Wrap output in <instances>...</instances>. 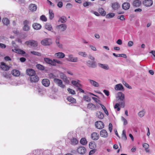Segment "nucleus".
<instances>
[{"label": "nucleus", "mask_w": 155, "mask_h": 155, "mask_svg": "<svg viewBox=\"0 0 155 155\" xmlns=\"http://www.w3.org/2000/svg\"><path fill=\"white\" fill-rule=\"evenodd\" d=\"M67 25L65 24H62L56 27V29L58 31V33L64 31L67 29Z\"/></svg>", "instance_id": "obj_1"}, {"label": "nucleus", "mask_w": 155, "mask_h": 155, "mask_svg": "<svg viewBox=\"0 0 155 155\" xmlns=\"http://www.w3.org/2000/svg\"><path fill=\"white\" fill-rule=\"evenodd\" d=\"M25 44L28 46L34 48L36 47L38 45L37 41L33 40H31L26 41L25 42Z\"/></svg>", "instance_id": "obj_2"}, {"label": "nucleus", "mask_w": 155, "mask_h": 155, "mask_svg": "<svg viewBox=\"0 0 155 155\" xmlns=\"http://www.w3.org/2000/svg\"><path fill=\"white\" fill-rule=\"evenodd\" d=\"M68 58H65L66 60L71 62H76L78 61V58L77 57H74L73 55L71 54H69L68 55Z\"/></svg>", "instance_id": "obj_3"}, {"label": "nucleus", "mask_w": 155, "mask_h": 155, "mask_svg": "<svg viewBox=\"0 0 155 155\" xmlns=\"http://www.w3.org/2000/svg\"><path fill=\"white\" fill-rule=\"evenodd\" d=\"M54 81L59 86L62 88H64L65 87V86L63 84L62 81L58 78H54Z\"/></svg>", "instance_id": "obj_4"}, {"label": "nucleus", "mask_w": 155, "mask_h": 155, "mask_svg": "<svg viewBox=\"0 0 155 155\" xmlns=\"http://www.w3.org/2000/svg\"><path fill=\"white\" fill-rule=\"evenodd\" d=\"M124 95L121 92H119L117 93V100L118 103H120V101H123L124 99Z\"/></svg>", "instance_id": "obj_5"}, {"label": "nucleus", "mask_w": 155, "mask_h": 155, "mask_svg": "<svg viewBox=\"0 0 155 155\" xmlns=\"http://www.w3.org/2000/svg\"><path fill=\"white\" fill-rule=\"evenodd\" d=\"M51 43V39L49 38L45 39L41 41V44L44 45H49Z\"/></svg>", "instance_id": "obj_6"}, {"label": "nucleus", "mask_w": 155, "mask_h": 155, "mask_svg": "<svg viewBox=\"0 0 155 155\" xmlns=\"http://www.w3.org/2000/svg\"><path fill=\"white\" fill-rule=\"evenodd\" d=\"M29 23V21L26 20L23 22L24 26L23 29L25 31H28L30 29V26L28 25Z\"/></svg>", "instance_id": "obj_7"}, {"label": "nucleus", "mask_w": 155, "mask_h": 155, "mask_svg": "<svg viewBox=\"0 0 155 155\" xmlns=\"http://www.w3.org/2000/svg\"><path fill=\"white\" fill-rule=\"evenodd\" d=\"M95 125L97 128L98 129H102L104 127V124L101 121H96L95 123Z\"/></svg>", "instance_id": "obj_8"}, {"label": "nucleus", "mask_w": 155, "mask_h": 155, "mask_svg": "<svg viewBox=\"0 0 155 155\" xmlns=\"http://www.w3.org/2000/svg\"><path fill=\"white\" fill-rule=\"evenodd\" d=\"M77 150L78 153L81 154H84L85 153L86 149L84 147L81 146L77 149Z\"/></svg>", "instance_id": "obj_9"}, {"label": "nucleus", "mask_w": 155, "mask_h": 155, "mask_svg": "<svg viewBox=\"0 0 155 155\" xmlns=\"http://www.w3.org/2000/svg\"><path fill=\"white\" fill-rule=\"evenodd\" d=\"M87 66L89 67L94 68L96 66V63L94 61H87Z\"/></svg>", "instance_id": "obj_10"}, {"label": "nucleus", "mask_w": 155, "mask_h": 155, "mask_svg": "<svg viewBox=\"0 0 155 155\" xmlns=\"http://www.w3.org/2000/svg\"><path fill=\"white\" fill-rule=\"evenodd\" d=\"M87 107L88 109L92 110H95L96 108V105L91 103H90L87 104Z\"/></svg>", "instance_id": "obj_11"}, {"label": "nucleus", "mask_w": 155, "mask_h": 155, "mask_svg": "<svg viewBox=\"0 0 155 155\" xmlns=\"http://www.w3.org/2000/svg\"><path fill=\"white\" fill-rule=\"evenodd\" d=\"M44 61L48 64L53 66L55 65V63L53 62V60H52L50 58H44Z\"/></svg>", "instance_id": "obj_12"}, {"label": "nucleus", "mask_w": 155, "mask_h": 155, "mask_svg": "<svg viewBox=\"0 0 155 155\" xmlns=\"http://www.w3.org/2000/svg\"><path fill=\"white\" fill-rule=\"evenodd\" d=\"M26 72L27 74L31 77L35 74V71L32 69H28L26 70Z\"/></svg>", "instance_id": "obj_13"}, {"label": "nucleus", "mask_w": 155, "mask_h": 155, "mask_svg": "<svg viewBox=\"0 0 155 155\" xmlns=\"http://www.w3.org/2000/svg\"><path fill=\"white\" fill-rule=\"evenodd\" d=\"M100 135L101 137L104 138L107 137L108 136V133L105 130L103 129L101 130L100 132Z\"/></svg>", "instance_id": "obj_14"}, {"label": "nucleus", "mask_w": 155, "mask_h": 155, "mask_svg": "<svg viewBox=\"0 0 155 155\" xmlns=\"http://www.w3.org/2000/svg\"><path fill=\"white\" fill-rule=\"evenodd\" d=\"M99 136L98 134L96 132H94L91 134L92 139L94 140H97L99 139Z\"/></svg>", "instance_id": "obj_15"}, {"label": "nucleus", "mask_w": 155, "mask_h": 155, "mask_svg": "<svg viewBox=\"0 0 155 155\" xmlns=\"http://www.w3.org/2000/svg\"><path fill=\"white\" fill-rule=\"evenodd\" d=\"M144 5L147 7H150L153 4L152 0H145L143 2Z\"/></svg>", "instance_id": "obj_16"}, {"label": "nucleus", "mask_w": 155, "mask_h": 155, "mask_svg": "<svg viewBox=\"0 0 155 155\" xmlns=\"http://www.w3.org/2000/svg\"><path fill=\"white\" fill-rule=\"evenodd\" d=\"M45 28L48 31H51L52 32H53L55 35L56 34V32L54 31H52V30H53V28L51 25L49 24V23H47L45 25Z\"/></svg>", "instance_id": "obj_17"}, {"label": "nucleus", "mask_w": 155, "mask_h": 155, "mask_svg": "<svg viewBox=\"0 0 155 155\" xmlns=\"http://www.w3.org/2000/svg\"><path fill=\"white\" fill-rule=\"evenodd\" d=\"M37 8V6L33 4H31L29 6V10L32 12H34L36 11Z\"/></svg>", "instance_id": "obj_18"}, {"label": "nucleus", "mask_w": 155, "mask_h": 155, "mask_svg": "<svg viewBox=\"0 0 155 155\" xmlns=\"http://www.w3.org/2000/svg\"><path fill=\"white\" fill-rule=\"evenodd\" d=\"M54 55L58 58H63L65 56V54L62 52L56 53L54 54Z\"/></svg>", "instance_id": "obj_19"}, {"label": "nucleus", "mask_w": 155, "mask_h": 155, "mask_svg": "<svg viewBox=\"0 0 155 155\" xmlns=\"http://www.w3.org/2000/svg\"><path fill=\"white\" fill-rule=\"evenodd\" d=\"M42 83L45 86L48 87L50 85V81L48 79H44L42 81Z\"/></svg>", "instance_id": "obj_20"}, {"label": "nucleus", "mask_w": 155, "mask_h": 155, "mask_svg": "<svg viewBox=\"0 0 155 155\" xmlns=\"http://www.w3.org/2000/svg\"><path fill=\"white\" fill-rule=\"evenodd\" d=\"M114 89L117 91L124 90V87L121 84H116L115 86Z\"/></svg>", "instance_id": "obj_21"}, {"label": "nucleus", "mask_w": 155, "mask_h": 155, "mask_svg": "<svg viewBox=\"0 0 155 155\" xmlns=\"http://www.w3.org/2000/svg\"><path fill=\"white\" fill-rule=\"evenodd\" d=\"M130 7V5L129 3L124 2L122 5V8L125 10L128 9Z\"/></svg>", "instance_id": "obj_22"}, {"label": "nucleus", "mask_w": 155, "mask_h": 155, "mask_svg": "<svg viewBox=\"0 0 155 155\" xmlns=\"http://www.w3.org/2000/svg\"><path fill=\"white\" fill-rule=\"evenodd\" d=\"M89 81L90 84L94 87H98L99 86V84L96 81L91 79L89 80Z\"/></svg>", "instance_id": "obj_23"}, {"label": "nucleus", "mask_w": 155, "mask_h": 155, "mask_svg": "<svg viewBox=\"0 0 155 155\" xmlns=\"http://www.w3.org/2000/svg\"><path fill=\"white\" fill-rule=\"evenodd\" d=\"M39 79V78L37 76H33L30 78V81L31 82H38Z\"/></svg>", "instance_id": "obj_24"}, {"label": "nucleus", "mask_w": 155, "mask_h": 155, "mask_svg": "<svg viewBox=\"0 0 155 155\" xmlns=\"http://www.w3.org/2000/svg\"><path fill=\"white\" fill-rule=\"evenodd\" d=\"M141 2L139 0H135L133 3L134 6L136 7H139L141 5Z\"/></svg>", "instance_id": "obj_25"}, {"label": "nucleus", "mask_w": 155, "mask_h": 155, "mask_svg": "<svg viewBox=\"0 0 155 155\" xmlns=\"http://www.w3.org/2000/svg\"><path fill=\"white\" fill-rule=\"evenodd\" d=\"M32 27L35 29L36 30H39L41 27V25L40 24L37 23H34L32 25Z\"/></svg>", "instance_id": "obj_26"}, {"label": "nucleus", "mask_w": 155, "mask_h": 155, "mask_svg": "<svg viewBox=\"0 0 155 155\" xmlns=\"http://www.w3.org/2000/svg\"><path fill=\"white\" fill-rule=\"evenodd\" d=\"M67 20V19L66 17L64 16H62L59 18L58 22H61V23L64 24L66 21Z\"/></svg>", "instance_id": "obj_27"}, {"label": "nucleus", "mask_w": 155, "mask_h": 155, "mask_svg": "<svg viewBox=\"0 0 155 155\" xmlns=\"http://www.w3.org/2000/svg\"><path fill=\"white\" fill-rule=\"evenodd\" d=\"M96 116L99 119H103L104 116L103 114L100 111H97L96 113Z\"/></svg>", "instance_id": "obj_28"}, {"label": "nucleus", "mask_w": 155, "mask_h": 155, "mask_svg": "<svg viewBox=\"0 0 155 155\" xmlns=\"http://www.w3.org/2000/svg\"><path fill=\"white\" fill-rule=\"evenodd\" d=\"M12 74L15 76H18L20 75V73L19 71L17 70H13L12 71Z\"/></svg>", "instance_id": "obj_29"}, {"label": "nucleus", "mask_w": 155, "mask_h": 155, "mask_svg": "<svg viewBox=\"0 0 155 155\" xmlns=\"http://www.w3.org/2000/svg\"><path fill=\"white\" fill-rule=\"evenodd\" d=\"M112 7L113 9L115 10L120 7V5L118 3L115 2L112 4Z\"/></svg>", "instance_id": "obj_30"}, {"label": "nucleus", "mask_w": 155, "mask_h": 155, "mask_svg": "<svg viewBox=\"0 0 155 155\" xmlns=\"http://www.w3.org/2000/svg\"><path fill=\"white\" fill-rule=\"evenodd\" d=\"M98 65L99 67L104 69L107 70L109 68V66L107 64H99Z\"/></svg>", "instance_id": "obj_31"}, {"label": "nucleus", "mask_w": 155, "mask_h": 155, "mask_svg": "<svg viewBox=\"0 0 155 155\" xmlns=\"http://www.w3.org/2000/svg\"><path fill=\"white\" fill-rule=\"evenodd\" d=\"M1 67L2 69L4 71H8L9 68V67L6 65L5 64H2Z\"/></svg>", "instance_id": "obj_32"}, {"label": "nucleus", "mask_w": 155, "mask_h": 155, "mask_svg": "<svg viewBox=\"0 0 155 155\" xmlns=\"http://www.w3.org/2000/svg\"><path fill=\"white\" fill-rule=\"evenodd\" d=\"M145 110L143 109L139 112L138 114V115L140 117H143L145 115Z\"/></svg>", "instance_id": "obj_33"}, {"label": "nucleus", "mask_w": 155, "mask_h": 155, "mask_svg": "<svg viewBox=\"0 0 155 155\" xmlns=\"http://www.w3.org/2000/svg\"><path fill=\"white\" fill-rule=\"evenodd\" d=\"M2 21L4 25L6 26L8 25L10 23L9 20L7 18H3Z\"/></svg>", "instance_id": "obj_34"}, {"label": "nucleus", "mask_w": 155, "mask_h": 155, "mask_svg": "<svg viewBox=\"0 0 155 155\" xmlns=\"http://www.w3.org/2000/svg\"><path fill=\"white\" fill-rule=\"evenodd\" d=\"M89 147L91 149H95L96 147V144L94 142H90L89 144Z\"/></svg>", "instance_id": "obj_35"}, {"label": "nucleus", "mask_w": 155, "mask_h": 155, "mask_svg": "<svg viewBox=\"0 0 155 155\" xmlns=\"http://www.w3.org/2000/svg\"><path fill=\"white\" fill-rule=\"evenodd\" d=\"M68 101L71 103H76V100L71 96L68 97L67 98Z\"/></svg>", "instance_id": "obj_36"}, {"label": "nucleus", "mask_w": 155, "mask_h": 155, "mask_svg": "<svg viewBox=\"0 0 155 155\" xmlns=\"http://www.w3.org/2000/svg\"><path fill=\"white\" fill-rule=\"evenodd\" d=\"M71 142L72 145H75L78 143V141L76 138H73L71 139Z\"/></svg>", "instance_id": "obj_37"}, {"label": "nucleus", "mask_w": 155, "mask_h": 155, "mask_svg": "<svg viewBox=\"0 0 155 155\" xmlns=\"http://www.w3.org/2000/svg\"><path fill=\"white\" fill-rule=\"evenodd\" d=\"M98 11L100 13L102 16H105L106 15V12L102 8H100L99 9Z\"/></svg>", "instance_id": "obj_38"}, {"label": "nucleus", "mask_w": 155, "mask_h": 155, "mask_svg": "<svg viewBox=\"0 0 155 155\" xmlns=\"http://www.w3.org/2000/svg\"><path fill=\"white\" fill-rule=\"evenodd\" d=\"M71 83L73 85L77 87L78 88L81 86V84L78 82L75 81H71Z\"/></svg>", "instance_id": "obj_39"}, {"label": "nucleus", "mask_w": 155, "mask_h": 155, "mask_svg": "<svg viewBox=\"0 0 155 155\" xmlns=\"http://www.w3.org/2000/svg\"><path fill=\"white\" fill-rule=\"evenodd\" d=\"M30 53L31 54H32L33 55H37V56H41V53H40L39 52H38L36 51H31L30 52Z\"/></svg>", "instance_id": "obj_40"}, {"label": "nucleus", "mask_w": 155, "mask_h": 155, "mask_svg": "<svg viewBox=\"0 0 155 155\" xmlns=\"http://www.w3.org/2000/svg\"><path fill=\"white\" fill-rule=\"evenodd\" d=\"M80 143L82 144L83 145H85L86 144L87 142L85 138H82L80 140Z\"/></svg>", "instance_id": "obj_41"}, {"label": "nucleus", "mask_w": 155, "mask_h": 155, "mask_svg": "<svg viewBox=\"0 0 155 155\" xmlns=\"http://www.w3.org/2000/svg\"><path fill=\"white\" fill-rule=\"evenodd\" d=\"M115 15V14L113 13H110L107 14L106 16V18H110L113 17Z\"/></svg>", "instance_id": "obj_42"}, {"label": "nucleus", "mask_w": 155, "mask_h": 155, "mask_svg": "<svg viewBox=\"0 0 155 155\" xmlns=\"http://www.w3.org/2000/svg\"><path fill=\"white\" fill-rule=\"evenodd\" d=\"M122 136V138L124 140H126L127 139V137L126 134V131L125 130H123Z\"/></svg>", "instance_id": "obj_43"}, {"label": "nucleus", "mask_w": 155, "mask_h": 155, "mask_svg": "<svg viewBox=\"0 0 155 155\" xmlns=\"http://www.w3.org/2000/svg\"><path fill=\"white\" fill-rule=\"evenodd\" d=\"M78 54L84 57H86L87 56V54L85 52L80 51Z\"/></svg>", "instance_id": "obj_44"}, {"label": "nucleus", "mask_w": 155, "mask_h": 155, "mask_svg": "<svg viewBox=\"0 0 155 155\" xmlns=\"http://www.w3.org/2000/svg\"><path fill=\"white\" fill-rule=\"evenodd\" d=\"M49 18L50 19H52L54 17V14L53 12L51 10H49Z\"/></svg>", "instance_id": "obj_45"}, {"label": "nucleus", "mask_w": 155, "mask_h": 155, "mask_svg": "<svg viewBox=\"0 0 155 155\" xmlns=\"http://www.w3.org/2000/svg\"><path fill=\"white\" fill-rule=\"evenodd\" d=\"M36 67L38 69L40 70H44L45 69L44 67L42 65L40 64H37L36 65Z\"/></svg>", "instance_id": "obj_46"}, {"label": "nucleus", "mask_w": 155, "mask_h": 155, "mask_svg": "<svg viewBox=\"0 0 155 155\" xmlns=\"http://www.w3.org/2000/svg\"><path fill=\"white\" fill-rule=\"evenodd\" d=\"M53 62L55 63V65H53L54 66L56 65V63L59 64H62V62L56 59H53Z\"/></svg>", "instance_id": "obj_47"}, {"label": "nucleus", "mask_w": 155, "mask_h": 155, "mask_svg": "<svg viewBox=\"0 0 155 155\" xmlns=\"http://www.w3.org/2000/svg\"><path fill=\"white\" fill-rule=\"evenodd\" d=\"M123 84L124 85L127 87L129 89H132V88L131 86L129 85L125 81H122Z\"/></svg>", "instance_id": "obj_48"}, {"label": "nucleus", "mask_w": 155, "mask_h": 155, "mask_svg": "<svg viewBox=\"0 0 155 155\" xmlns=\"http://www.w3.org/2000/svg\"><path fill=\"white\" fill-rule=\"evenodd\" d=\"M84 99L87 102H90L91 101L90 98L87 95H85L83 96Z\"/></svg>", "instance_id": "obj_49"}, {"label": "nucleus", "mask_w": 155, "mask_h": 155, "mask_svg": "<svg viewBox=\"0 0 155 155\" xmlns=\"http://www.w3.org/2000/svg\"><path fill=\"white\" fill-rule=\"evenodd\" d=\"M69 93L71 94H75V91L70 88H68L67 89Z\"/></svg>", "instance_id": "obj_50"}, {"label": "nucleus", "mask_w": 155, "mask_h": 155, "mask_svg": "<svg viewBox=\"0 0 155 155\" xmlns=\"http://www.w3.org/2000/svg\"><path fill=\"white\" fill-rule=\"evenodd\" d=\"M120 104L119 103H116L114 106V108L117 109V111H119L120 110V108L119 107Z\"/></svg>", "instance_id": "obj_51"}, {"label": "nucleus", "mask_w": 155, "mask_h": 155, "mask_svg": "<svg viewBox=\"0 0 155 155\" xmlns=\"http://www.w3.org/2000/svg\"><path fill=\"white\" fill-rule=\"evenodd\" d=\"M40 19L41 20L44 21H47V18L44 15H41L40 17Z\"/></svg>", "instance_id": "obj_52"}, {"label": "nucleus", "mask_w": 155, "mask_h": 155, "mask_svg": "<svg viewBox=\"0 0 155 155\" xmlns=\"http://www.w3.org/2000/svg\"><path fill=\"white\" fill-rule=\"evenodd\" d=\"M121 120L124 122V125H126L127 124V120L123 117H121Z\"/></svg>", "instance_id": "obj_53"}, {"label": "nucleus", "mask_w": 155, "mask_h": 155, "mask_svg": "<svg viewBox=\"0 0 155 155\" xmlns=\"http://www.w3.org/2000/svg\"><path fill=\"white\" fill-rule=\"evenodd\" d=\"M91 13L94 14L95 15L97 16H99L100 15V14L99 13L97 12L94 11L93 10H91L90 11Z\"/></svg>", "instance_id": "obj_54"}, {"label": "nucleus", "mask_w": 155, "mask_h": 155, "mask_svg": "<svg viewBox=\"0 0 155 155\" xmlns=\"http://www.w3.org/2000/svg\"><path fill=\"white\" fill-rule=\"evenodd\" d=\"M48 75V77L51 79H54V78H55V76L52 73L49 74Z\"/></svg>", "instance_id": "obj_55"}, {"label": "nucleus", "mask_w": 155, "mask_h": 155, "mask_svg": "<svg viewBox=\"0 0 155 155\" xmlns=\"http://www.w3.org/2000/svg\"><path fill=\"white\" fill-rule=\"evenodd\" d=\"M143 147L145 149H148L149 147V145L148 143H144L143 145Z\"/></svg>", "instance_id": "obj_56"}, {"label": "nucleus", "mask_w": 155, "mask_h": 155, "mask_svg": "<svg viewBox=\"0 0 155 155\" xmlns=\"http://www.w3.org/2000/svg\"><path fill=\"white\" fill-rule=\"evenodd\" d=\"M92 99L94 100V101L96 102L98 104H100L101 103H100V101L97 98H96V97H92Z\"/></svg>", "instance_id": "obj_57"}, {"label": "nucleus", "mask_w": 155, "mask_h": 155, "mask_svg": "<svg viewBox=\"0 0 155 155\" xmlns=\"http://www.w3.org/2000/svg\"><path fill=\"white\" fill-rule=\"evenodd\" d=\"M89 47L91 48L92 50L94 51H96V48L94 46L90 44L89 45Z\"/></svg>", "instance_id": "obj_58"}, {"label": "nucleus", "mask_w": 155, "mask_h": 155, "mask_svg": "<svg viewBox=\"0 0 155 155\" xmlns=\"http://www.w3.org/2000/svg\"><path fill=\"white\" fill-rule=\"evenodd\" d=\"M117 18L120 19L121 21H123L125 20L124 16L123 15H120L118 16Z\"/></svg>", "instance_id": "obj_59"}, {"label": "nucleus", "mask_w": 155, "mask_h": 155, "mask_svg": "<svg viewBox=\"0 0 155 155\" xmlns=\"http://www.w3.org/2000/svg\"><path fill=\"white\" fill-rule=\"evenodd\" d=\"M57 6L59 8H61L63 6V3L61 1L59 2L57 4Z\"/></svg>", "instance_id": "obj_60"}, {"label": "nucleus", "mask_w": 155, "mask_h": 155, "mask_svg": "<svg viewBox=\"0 0 155 155\" xmlns=\"http://www.w3.org/2000/svg\"><path fill=\"white\" fill-rule=\"evenodd\" d=\"M18 53L20 54H25V51H23V50L19 49L18 51Z\"/></svg>", "instance_id": "obj_61"}, {"label": "nucleus", "mask_w": 155, "mask_h": 155, "mask_svg": "<svg viewBox=\"0 0 155 155\" xmlns=\"http://www.w3.org/2000/svg\"><path fill=\"white\" fill-rule=\"evenodd\" d=\"M112 124L110 123L109 124V129L110 132H112Z\"/></svg>", "instance_id": "obj_62"}, {"label": "nucleus", "mask_w": 155, "mask_h": 155, "mask_svg": "<svg viewBox=\"0 0 155 155\" xmlns=\"http://www.w3.org/2000/svg\"><path fill=\"white\" fill-rule=\"evenodd\" d=\"M6 47V45L2 43H0V48L2 49H5Z\"/></svg>", "instance_id": "obj_63"}, {"label": "nucleus", "mask_w": 155, "mask_h": 155, "mask_svg": "<svg viewBox=\"0 0 155 155\" xmlns=\"http://www.w3.org/2000/svg\"><path fill=\"white\" fill-rule=\"evenodd\" d=\"M96 150V149H93L90 151L89 153V155H91L93 154L94 153H95Z\"/></svg>", "instance_id": "obj_64"}]
</instances>
